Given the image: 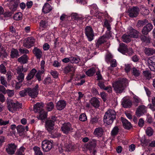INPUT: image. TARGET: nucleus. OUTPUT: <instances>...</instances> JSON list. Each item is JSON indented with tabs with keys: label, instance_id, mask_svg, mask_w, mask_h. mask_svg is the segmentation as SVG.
<instances>
[{
	"label": "nucleus",
	"instance_id": "nucleus-1",
	"mask_svg": "<svg viewBox=\"0 0 155 155\" xmlns=\"http://www.w3.org/2000/svg\"><path fill=\"white\" fill-rule=\"evenodd\" d=\"M128 82V81L125 78L120 79L113 84L114 90L117 93L122 92Z\"/></svg>",
	"mask_w": 155,
	"mask_h": 155
},
{
	"label": "nucleus",
	"instance_id": "nucleus-2",
	"mask_svg": "<svg viewBox=\"0 0 155 155\" xmlns=\"http://www.w3.org/2000/svg\"><path fill=\"white\" fill-rule=\"evenodd\" d=\"M44 104L42 102L37 103L34 106L35 111L39 114L38 117V118L42 120L46 118L47 117V112L44 110Z\"/></svg>",
	"mask_w": 155,
	"mask_h": 155
},
{
	"label": "nucleus",
	"instance_id": "nucleus-3",
	"mask_svg": "<svg viewBox=\"0 0 155 155\" xmlns=\"http://www.w3.org/2000/svg\"><path fill=\"white\" fill-rule=\"evenodd\" d=\"M116 113L113 110L109 109L105 113L104 117V121L109 125L112 124L116 118Z\"/></svg>",
	"mask_w": 155,
	"mask_h": 155
},
{
	"label": "nucleus",
	"instance_id": "nucleus-4",
	"mask_svg": "<svg viewBox=\"0 0 155 155\" xmlns=\"http://www.w3.org/2000/svg\"><path fill=\"white\" fill-rule=\"evenodd\" d=\"M8 108L9 111L14 112L17 109L21 108V105L18 102H14L13 101L8 99L7 101Z\"/></svg>",
	"mask_w": 155,
	"mask_h": 155
},
{
	"label": "nucleus",
	"instance_id": "nucleus-5",
	"mask_svg": "<svg viewBox=\"0 0 155 155\" xmlns=\"http://www.w3.org/2000/svg\"><path fill=\"white\" fill-rule=\"evenodd\" d=\"M118 50L122 54L130 56L132 55L134 52L132 48L128 49L127 46L124 43L120 44V47Z\"/></svg>",
	"mask_w": 155,
	"mask_h": 155
},
{
	"label": "nucleus",
	"instance_id": "nucleus-6",
	"mask_svg": "<svg viewBox=\"0 0 155 155\" xmlns=\"http://www.w3.org/2000/svg\"><path fill=\"white\" fill-rule=\"evenodd\" d=\"M53 141L45 140L42 142V148L44 152L49 151L52 147Z\"/></svg>",
	"mask_w": 155,
	"mask_h": 155
},
{
	"label": "nucleus",
	"instance_id": "nucleus-7",
	"mask_svg": "<svg viewBox=\"0 0 155 155\" xmlns=\"http://www.w3.org/2000/svg\"><path fill=\"white\" fill-rule=\"evenodd\" d=\"M38 85L36 84L33 88H28V95L32 98L37 97L38 93Z\"/></svg>",
	"mask_w": 155,
	"mask_h": 155
},
{
	"label": "nucleus",
	"instance_id": "nucleus-8",
	"mask_svg": "<svg viewBox=\"0 0 155 155\" xmlns=\"http://www.w3.org/2000/svg\"><path fill=\"white\" fill-rule=\"evenodd\" d=\"M85 34L89 41H91L93 40L94 33L93 29L90 26H87L85 28Z\"/></svg>",
	"mask_w": 155,
	"mask_h": 155
},
{
	"label": "nucleus",
	"instance_id": "nucleus-9",
	"mask_svg": "<svg viewBox=\"0 0 155 155\" xmlns=\"http://www.w3.org/2000/svg\"><path fill=\"white\" fill-rule=\"evenodd\" d=\"M140 9L137 7H133L128 9V13L130 17L133 18L137 17L139 14Z\"/></svg>",
	"mask_w": 155,
	"mask_h": 155
},
{
	"label": "nucleus",
	"instance_id": "nucleus-10",
	"mask_svg": "<svg viewBox=\"0 0 155 155\" xmlns=\"http://www.w3.org/2000/svg\"><path fill=\"white\" fill-rule=\"evenodd\" d=\"M54 121L51 120H49L47 121L46 122V127L47 130L49 132V133L54 135V133H56L55 130L52 131L54 129Z\"/></svg>",
	"mask_w": 155,
	"mask_h": 155
},
{
	"label": "nucleus",
	"instance_id": "nucleus-11",
	"mask_svg": "<svg viewBox=\"0 0 155 155\" xmlns=\"http://www.w3.org/2000/svg\"><path fill=\"white\" fill-rule=\"evenodd\" d=\"M17 148V146L14 143H10L6 148V150L9 154L12 155L14 154Z\"/></svg>",
	"mask_w": 155,
	"mask_h": 155
},
{
	"label": "nucleus",
	"instance_id": "nucleus-12",
	"mask_svg": "<svg viewBox=\"0 0 155 155\" xmlns=\"http://www.w3.org/2000/svg\"><path fill=\"white\" fill-rule=\"evenodd\" d=\"M35 41V40L33 38H28L24 41L23 45L27 48H30L33 45Z\"/></svg>",
	"mask_w": 155,
	"mask_h": 155
},
{
	"label": "nucleus",
	"instance_id": "nucleus-13",
	"mask_svg": "<svg viewBox=\"0 0 155 155\" xmlns=\"http://www.w3.org/2000/svg\"><path fill=\"white\" fill-rule=\"evenodd\" d=\"M61 129L63 132L66 134H68L72 130L71 125L69 123L63 124L61 127Z\"/></svg>",
	"mask_w": 155,
	"mask_h": 155
},
{
	"label": "nucleus",
	"instance_id": "nucleus-14",
	"mask_svg": "<svg viewBox=\"0 0 155 155\" xmlns=\"http://www.w3.org/2000/svg\"><path fill=\"white\" fill-rule=\"evenodd\" d=\"M148 63L150 70L152 71H155V57H150L148 60Z\"/></svg>",
	"mask_w": 155,
	"mask_h": 155
},
{
	"label": "nucleus",
	"instance_id": "nucleus-15",
	"mask_svg": "<svg viewBox=\"0 0 155 155\" xmlns=\"http://www.w3.org/2000/svg\"><path fill=\"white\" fill-rule=\"evenodd\" d=\"M132 102L128 97L123 98L122 100V104L124 107H129L132 105Z\"/></svg>",
	"mask_w": 155,
	"mask_h": 155
},
{
	"label": "nucleus",
	"instance_id": "nucleus-16",
	"mask_svg": "<svg viewBox=\"0 0 155 155\" xmlns=\"http://www.w3.org/2000/svg\"><path fill=\"white\" fill-rule=\"evenodd\" d=\"M146 111L147 107L144 105H141L139 106L137 108L136 111V114L137 116L140 117L146 112Z\"/></svg>",
	"mask_w": 155,
	"mask_h": 155
},
{
	"label": "nucleus",
	"instance_id": "nucleus-17",
	"mask_svg": "<svg viewBox=\"0 0 155 155\" xmlns=\"http://www.w3.org/2000/svg\"><path fill=\"white\" fill-rule=\"evenodd\" d=\"M127 32L130 37L137 38L138 36V32L131 27L128 28Z\"/></svg>",
	"mask_w": 155,
	"mask_h": 155
},
{
	"label": "nucleus",
	"instance_id": "nucleus-18",
	"mask_svg": "<svg viewBox=\"0 0 155 155\" xmlns=\"http://www.w3.org/2000/svg\"><path fill=\"white\" fill-rule=\"evenodd\" d=\"M153 28V26L150 23H148L143 27L142 30V32L143 34L147 35L149 32L151 31Z\"/></svg>",
	"mask_w": 155,
	"mask_h": 155
},
{
	"label": "nucleus",
	"instance_id": "nucleus-19",
	"mask_svg": "<svg viewBox=\"0 0 155 155\" xmlns=\"http://www.w3.org/2000/svg\"><path fill=\"white\" fill-rule=\"evenodd\" d=\"M66 105V102L64 100L58 101L56 104V107L59 110H61L64 109Z\"/></svg>",
	"mask_w": 155,
	"mask_h": 155
},
{
	"label": "nucleus",
	"instance_id": "nucleus-20",
	"mask_svg": "<svg viewBox=\"0 0 155 155\" xmlns=\"http://www.w3.org/2000/svg\"><path fill=\"white\" fill-rule=\"evenodd\" d=\"M34 54L37 59H40L42 56V52L41 50L37 47H35L33 50Z\"/></svg>",
	"mask_w": 155,
	"mask_h": 155
},
{
	"label": "nucleus",
	"instance_id": "nucleus-21",
	"mask_svg": "<svg viewBox=\"0 0 155 155\" xmlns=\"http://www.w3.org/2000/svg\"><path fill=\"white\" fill-rule=\"evenodd\" d=\"M131 72L132 74L135 77H138L140 74L141 71L138 68L134 67L132 68Z\"/></svg>",
	"mask_w": 155,
	"mask_h": 155
},
{
	"label": "nucleus",
	"instance_id": "nucleus-22",
	"mask_svg": "<svg viewBox=\"0 0 155 155\" xmlns=\"http://www.w3.org/2000/svg\"><path fill=\"white\" fill-rule=\"evenodd\" d=\"M84 50L86 51V54L90 56H93V54L94 53V49L92 45H89L87 50L84 48Z\"/></svg>",
	"mask_w": 155,
	"mask_h": 155
},
{
	"label": "nucleus",
	"instance_id": "nucleus-23",
	"mask_svg": "<svg viewBox=\"0 0 155 155\" xmlns=\"http://www.w3.org/2000/svg\"><path fill=\"white\" fill-rule=\"evenodd\" d=\"M17 130L20 136H23L25 134V127L22 125H19L17 127Z\"/></svg>",
	"mask_w": 155,
	"mask_h": 155
},
{
	"label": "nucleus",
	"instance_id": "nucleus-24",
	"mask_svg": "<svg viewBox=\"0 0 155 155\" xmlns=\"http://www.w3.org/2000/svg\"><path fill=\"white\" fill-rule=\"evenodd\" d=\"M104 132V130L102 127H98L96 128L94 131V135L98 137H101L103 134Z\"/></svg>",
	"mask_w": 155,
	"mask_h": 155
},
{
	"label": "nucleus",
	"instance_id": "nucleus-25",
	"mask_svg": "<svg viewBox=\"0 0 155 155\" xmlns=\"http://www.w3.org/2000/svg\"><path fill=\"white\" fill-rule=\"evenodd\" d=\"M90 103L92 105L95 107H98L100 105V102L96 97L92 98L90 101Z\"/></svg>",
	"mask_w": 155,
	"mask_h": 155
},
{
	"label": "nucleus",
	"instance_id": "nucleus-26",
	"mask_svg": "<svg viewBox=\"0 0 155 155\" xmlns=\"http://www.w3.org/2000/svg\"><path fill=\"white\" fill-rule=\"evenodd\" d=\"M52 10V8L51 5L48 3L45 4L43 6L42 10L44 13H47L49 12Z\"/></svg>",
	"mask_w": 155,
	"mask_h": 155
},
{
	"label": "nucleus",
	"instance_id": "nucleus-27",
	"mask_svg": "<svg viewBox=\"0 0 155 155\" xmlns=\"http://www.w3.org/2000/svg\"><path fill=\"white\" fill-rule=\"evenodd\" d=\"M36 70L35 69H33L31 71H30V73L26 77V79L27 80H30L31 79H32L35 75L36 73Z\"/></svg>",
	"mask_w": 155,
	"mask_h": 155
},
{
	"label": "nucleus",
	"instance_id": "nucleus-28",
	"mask_svg": "<svg viewBox=\"0 0 155 155\" xmlns=\"http://www.w3.org/2000/svg\"><path fill=\"white\" fill-rule=\"evenodd\" d=\"M76 68L75 66L69 65L67 66L64 69V72L67 73L70 71H74Z\"/></svg>",
	"mask_w": 155,
	"mask_h": 155
},
{
	"label": "nucleus",
	"instance_id": "nucleus-29",
	"mask_svg": "<svg viewBox=\"0 0 155 155\" xmlns=\"http://www.w3.org/2000/svg\"><path fill=\"white\" fill-rule=\"evenodd\" d=\"M18 5V3H15L14 1L11 0V4L9 3V7L11 10L12 11H14L16 10Z\"/></svg>",
	"mask_w": 155,
	"mask_h": 155
},
{
	"label": "nucleus",
	"instance_id": "nucleus-30",
	"mask_svg": "<svg viewBox=\"0 0 155 155\" xmlns=\"http://www.w3.org/2000/svg\"><path fill=\"white\" fill-rule=\"evenodd\" d=\"M144 51L145 54L149 56L155 53V50L153 48H145Z\"/></svg>",
	"mask_w": 155,
	"mask_h": 155
},
{
	"label": "nucleus",
	"instance_id": "nucleus-31",
	"mask_svg": "<svg viewBox=\"0 0 155 155\" xmlns=\"http://www.w3.org/2000/svg\"><path fill=\"white\" fill-rule=\"evenodd\" d=\"M107 39V38L106 36L103 35L101 37L99 38L97 40V42L96 43V46H98L104 43L105 42Z\"/></svg>",
	"mask_w": 155,
	"mask_h": 155
},
{
	"label": "nucleus",
	"instance_id": "nucleus-32",
	"mask_svg": "<svg viewBox=\"0 0 155 155\" xmlns=\"http://www.w3.org/2000/svg\"><path fill=\"white\" fill-rule=\"evenodd\" d=\"M28 59L27 55L26 54H24L19 58L18 60V61L21 63L24 64L27 63Z\"/></svg>",
	"mask_w": 155,
	"mask_h": 155
},
{
	"label": "nucleus",
	"instance_id": "nucleus-33",
	"mask_svg": "<svg viewBox=\"0 0 155 155\" xmlns=\"http://www.w3.org/2000/svg\"><path fill=\"white\" fill-rule=\"evenodd\" d=\"M122 122L124 127L126 129H129L131 127L130 123L128 122L126 119H122Z\"/></svg>",
	"mask_w": 155,
	"mask_h": 155
},
{
	"label": "nucleus",
	"instance_id": "nucleus-34",
	"mask_svg": "<svg viewBox=\"0 0 155 155\" xmlns=\"http://www.w3.org/2000/svg\"><path fill=\"white\" fill-rule=\"evenodd\" d=\"M132 94L133 95V103L136 106L138 105L139 103L141 102V100L137 96L134 95L133 93Z\"/></svg>",
	"mask_w": 155,
	"mask_h": 155
},
{
	"label": "nucleus",
	"instance_id": "nucleus-35",
	"mask_svg": "<svg viewBox=\"0 0 155 155\" xmlns=\"http://www.w3.org/2000/svg\"><path fill=\"white\" fill-rule=\"evenodd\" d=\"M140 39L142 42L145 43V44L148 45L150 43V38L149 37H147L145 36H142L140 37Z\"/></svg>",
	"mask_w": 155,
	"mask_h": 155
},
{
	"label": "nucleus",
	"instance_id": "nucleus-36",
	"mask_svg": "<svg viewBox=\"0 0 155 155\" xmlns=\"http://www.w3.org/2000/svg\"><path fill=\"white\" fill-rule=\"evenodd\" d=\"M96 70L95 68H92L86 72V74L88 76H91L94 74Z\"/></svg>",
	"mask_w": 155,
	"mask_h": 155
},
{
	"label": "nucleus",
	"instance_id": "nucleus-37",
	"mask_svg": "<svg viewBox=\"0 0 155 155\" xmlns=\"http://www.w3.org/2000/svg\"><path fill=\"white\" fill-rule=\"evenodd\" d=\"M11 56L12 58H17L19 56L18 51L15 49H12L11 51Z\"/></svg>",
	"mask_w": 155,
	"mask_h": 155
},
{
	"label": "nucleus",
	"instance_id": "nucleus-38",
	"mask_svg": "<svg viewBox=\"0 0 155 155\" xmlns=\"http://www.w3.org/2000/svg\"><path fill=\"white\" fill-rule=\"evenodd\" d=\"M130 38H131L129 35L124 34L122 36L123 41L126 43H128L130 41Z\"/></svg>",
	"mask_w": 155,
	"mask_h": 155
},
{
	"label": "nucleus",
	"instance_id": "nucleus-39",
	"mask_svg": "<svg viewBox=\"0 0 155 155\" xmlns=\"http://www.w3.org/2000/svg\"><path fill=\"white\" fill-rule=\"evenodd\" d=\"M150 141L149 140H146L145 138H143L141 140V142L142 144V145L143 147H146L147 146H149V143Z\"/></svg>",
	"mask_w": 155,
	"mask_h": 155
},
{
	"label": "nucleus",
	"instance_id": "nucleus-40",
	"mask_svg": "<svg viewBox=\"0 0 155 155\" xmlns=\"http://www.w3.org/2000/svg\"><path fill=\"white\" fill-rule=\"evenodd\" d=\"M22 15L21 13L18 12L15 14L13 16V18L15 20H19L22 19Z\"/></svg>",
	"mask_w": 155,
	"mask_h": 155
},
{
	"label": "nucleus",
	"instance_id": "nucleus-41",
	"mask_svg": "<svg viewBox=\"0 0 155 155\" xmlns=\"http://www.w3.org/2000/svg\"><path fill=\"white\" fill-rule=\"evenodd\" d=\"M148 22V21L146 19L143 20H139L137 22V25L138 27H141Z\"/></svg>",
	"mask_w": 155,
	"mask_h": 155
},
{
	"label": "nucleus",
	"instance_id": "nucleus-42",
	"mask_svg": "<svg viewBox=\"0 0 155 155\" xmlns=\"http://www.w3.org/2000/svg\"><path fill=\"white\" fill-rule=\"evenodd\" d=\"M33 150L35 152V155H42V153L40 150V148L38 147H35L33 148Z\"/></svg>",
	"mask_w": 155,
	"mask_h": 155
},
{
	"label": "nucleus",
	"instance_id": "nucleus-43",
	"mask_svg": "<svg viewBox=\"0 0 155 155\" xmlns=\"http://www.w3.org/2000/svg\"><path fill=\"white\" fill-rule=\"evenodd\" d=\"M146 132L147 134L149 136H152L153 133V131L152 129L150 127H148L147 128Z\"/></svg>",
	"mask_w": 155,
	"mask_h": 155
},
{
	"label": "nucleus",
	"instance_id": "nucleus-44",
	"mask_svg": "<svg viewBox=\"0 0 155 155\" xmlns=\"http://www.w3.org/2000/svg\"><path fill=\"white\" fill-rule=\"evenodd\" d=\"M25 148L23 147H21L17 150L16 154L17 155H25Z\"/></svg>",
	"mask_w": 155,
	"mask_h": 155
},
{
	"label": "nucleus",
	"instance_id": "nucleus-45",
	"mask_svg": "<svg viewBox=\"0 0 155 155\" xmlns=\"http://www.w3.org/2000/svg\"><path fill=\"white\" fill-rule=\"evenodd\" d=\"M43 82L44 84L48 85L51 83L52 82V80L51 78L48 76L44 79Z\"/></svg>",
	"mask_w": 155,
	"mask_h": 155
},
{
	"label": "nucleus",
	"instance_id": "nucleus-46",
	"mask_svg": "<svg viewBox=\"0 0 155 155\" xmlns=\"http://www.w3.org/2000/svg\"><path fill=\"white\" fill-rule=\"evenodd\" d=\"M91 13L92 14H94L95 13L98 11V8L96 4H93L91 6Z\"/></svg>",
	"mask_w": 155,
	"mask_h": 155
},
{
	"label": "nucleus",
	"instance_id": "nucleus-47",
	"mask_svg": "<svg viewBox=\"0 0 155 155\" xmlns=\"http://www.w3.org/2000/svg\"><path fill=\"white\" fill-rule=\"evenodd\" d=\"M64 147L66 148L65 150L67 151H71L73 149V147L71 143L68 144L66 143L65 144Z\"/></svg>",
	"mask_w": 155,
	"mask_h": 155
},
{
	"label": "nucleus",
	"instance_id": "nucleus-48",
	"mask_svg": "<svg viewBox=\"0 0 155 155\" xmlns=\"http://www.w3.org/2000/svg\"><path fill=\"white\" fill-rule=\"evenodd\" d=\"M143 75L147 79H150L151 78V75L150 72L148 71H143Z\"/></svg>",
	"mask_w": 155,
	"mask_h": 155
},
{
	"label": "nucleus",
	"instance_id": "nucleus-49",
	"mask_svg": "<svg viewBox=\"0 0 155 155\" xmlns=\"http://www.w3.org/2000/svg\"><path fill=\"white\" fill-rule=\"evenodd\" d=\"M80 61V58L78 57H71L70 62L72 63H78Z\"/></svg>",
	"mask_w": 155,
	"mask_h": 155
},
{
	"label": "nucleus",
	"instance_id": "nucleus-50",
	"mask_svg": "<svg viewBox=\"0 0 155 155\" xmlns=\"http://www.w3.org/2000/svg\"><path fill=\"white\" fill-rule=\"evenodd\" d=\"M44 72V71H43L39 70L37 73L36 77L39 81H40L41 80V75L43 74Z\"/></svg>",
	"mask_w": 155,
	"mask_h": 155
},
{
	"label": "nucleus",
	"instance_id": "nucleus-51",
	"mask_svg": "<svg viewBox=\"0 0 155 155\" xmlns=\"http://www.w3.org/2000/svg\"><path fill=\"white\" fill-rule=\"evenodd\" d=\"M54 107V105L52 102H50L47 104L46 108L48 111H51Z\"/></svg>",
	"mask_w": 155,
	"mask_h": 155
},
{
	"label": "nucleus",
	"instance_id": "nucleus-52",
	"mask_svg": "<svg viewBox=\"0 0 155 155\" xmlns=\"http://www.w3.org/2000/svg\"><path fill=\"white\" fill-rule=\"evenodd\" d=\"M72 17V18H74L75 20H77L78 21H80L81 20H82L83 18L82 17H79L78 14L76 13L73 14Z\"/></svg>",
	"mask_w": 155,
	"mask_h": 155
},
{
	"label": "nucleus",
	"instance_id": "nucleus-53",
	"mask_svg": "<svg viewBox=\"0 0 155 155\" xmlns=\"http://www.w3.org/2000/svg\"><path fill=\"white\" fill-rule=\"evenodd\" d=\"M124 69L126 73L129 72L132 67V65L131 64H125Z\"/></svg>",
	"mask_w": 155,
	"mask_h": 155
},
{
	"label": "nucleus",
	"instance_id": "nucleus-54",
	"mask_svg": "<svg viewBox=\"0 0 155 155\" xmlns=\"http://www.w3.org/2000/svg\"><path fill=\"white\" fill-rule=\"evenodd\" d=\"M118 132V128L117 127H115L114 128L111 132V134L112 136L117 135Z\"/></svg>",
	"mask_w": 155,
	"mask_h": 155
},
{
	"label": "nucleus",
	"instance_id": "nucleus-55",
	"mask_svg": "<svg viewBox=\"0 0 155 155\" xmlns=\"http://www.w3.org/2000/svg\"><path fill=\"white\" fill-rule=\"evenodd\" d=\"M19 94L22 97H24L28 94V88L20 91Z\"/></svg>",
	"mask_w": 155,
	"mask_h": 155
},
{
	"label": "nucleus",
	"instance_id": "nucleus-56",
	"mask_svg": "<svg viewBox=\"0 0 155 155\" xmlns=\"http://www.w3.org/2000/svg\"><path fill=\"white\" fill-rule=\"evenodd\" d=\"M50 73L54 78H57L58 77V73L55 71L51 70L50 71Z\"/></svg>",
	"mask_w": 155,
	"mask_h": 155
},
{
	"label": "nucleus",
	"instance_id": "nucleus-57",
	"mask_svg": "<svg viewBox=\"0 0 155 155\" xmlns=\"http://www.w3.org/2000/svg\"><path fill=\"white\" fill-rule=\"evenodd\" d=\"M19 75L18 76L17 78L20 82H22L24 79V75L23 73L18 74Z\"/></svg>",
	"mask_w": 155,
	"mask_h": 155
},
{
	"label": "nucleus",
	"instance_id": "nucleus-58",
	"mask_svg": "<svg viewBox=\"0 0 155 155\" xmlns=\"http://www.w3.org/2000/svg\"><path fill=\"white\" fill-rule=\"evenodd\" d=\"M79 119L80 120L84 121L87 120V117L85 114H82L80 116Z\"/></svg>",
	"mask_w": 155,
	"mask_h": 155
},
{
	"label": "nucleus",
	"instance_id": "nucleus-59",
	"mask_svg": "<svg viewBox=\"0 0 155 155\" xmlns=\"http://www.w3.org/2000/svg\"><path fill=\"white\" fill-rule=\"evenodd\" d=\"M104 26L107 28L108 31H110V30L111 28L110 25L107 19L105 20V21L104 22Z\"/></svg>",
	"mask_w": 155,
	"mask_h": 155
},
{
	"label": "nucleus",
	"instance_id": "nucleus-60",
	"mask_svg": "<svg viewBox=\"0 0 155 155\" xmlns=\"http://www.w3.org/2000/svg\"><path fill=\"white\" fill-rule=\"evenodd\" d=\"M98 121V118L96 117L91 118L90 123L91 124H94L97 123Z\"/></svg>",
	"mask_w": 155,
	"mask_h": 155
},
{
	"label": "nucleus",
	"instance_id": "nucleus-61",
	"mask_svg": "<svg viewBox=\"0 0 155 155\" xmlns=\"http://www.w3.org/2000/svg\"><path fill=\"white\" fill-rule=\"evenodd\" d=\"M0 71L1 73L4 74L6 72L5 68L3 64H1L0 65Z\"/></svg>",
	"mask_w": 155,
	"mask_h": 155
},
{
	"label": "nucleus",
	"instance_id": "nucleus-62",
	"mask_svg": "<svg viewBox=\"0 0 155 155\" xmlns=\"http://www.w3.org/2000/svg\"><path fill=\"white\" fill-rule=\"evenodd\" d=\"M94 142H89L87 144V148H88L89 150H92L94 149Z\"/></svg>",
	"mask_w": 155,
	"mask_h": 155
},
{
	"label": "nucleus",
	"instance_id": "nucleus-63",
	"mask_svg": "<svg viewBox=\"0 0 155 155\" xmlns=\"http://www.w3.org/2000/svg\"><path fill=\"white\" fill-rule=\"evenodd\" d=\"M149 11L148 10L145 8L143 7L142 8V13L144 15H147L149 14Z\"/></svg>",
	"mask_w": 155,
	"mask_h": 155
},
{
	"label": "nucleus",
	"instance_id": "nucleus-64",
	"mask_svg": "<svg viewBox=\"0 0 155 155\" xmlns=\"http://www.w3.org/2000/svg\"><path fill=\"white\" fill-rule=\"evenodd\" d=\"M0 81L1 83L2 84L4 85L6 87H7L8 85L7 83L3 77L1 76V77Z\"/></svg>",
	"mask_w": 155,
	"mask_h": 155
}]
</instances>
